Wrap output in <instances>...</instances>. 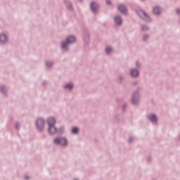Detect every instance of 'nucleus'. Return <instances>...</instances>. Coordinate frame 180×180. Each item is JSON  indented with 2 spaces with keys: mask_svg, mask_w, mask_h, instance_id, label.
<instances>
[{
  "mask_svg": "<svg viewBox=\"0 0 180 180\" xmlns=\"http://www.w3.org/2000/svg\"><path fill=\"white\" fill-rule=\"evenodd\" d=\"M148 119L150 120V122H157L158 119H157V116H155V115H150L148 117Z\"/></svg>",
  "mask_w": 180,
  "mask_h": 180,
  "instance_id": "1a4fd4ad",
  "label": "nucleus"
},
{
  "mask_svg": "<svg viewBox=\"0 0 180 180\" xmlns=\"http://www.w3.org/2000/svg\"><path fill=\"white\" fill-rule=\"evenodd\" d=\"M131 75L132 77H139V70H132L131 71Z\"/></svg>",
  "mask_w": 180,
  "mask_h": 180,
  "instance_id": "9b49d317",
  "label": "nucleus"
},
{
  "mask_svg": "<svg viewBox=\"0 0 180 180\" xmlns=\"http://www.w3.org/2000/svg\"><path fill=\"white\" fill-rule=\"evenodd\" d=\"M65 89H72V84H68L65 86Z\"/></svg>",
  "mask_w": 180,
  "mask_h": 180,
  "instance_id": "2eb2a0df",
  "label": "nucleus"
},
{
  "mask_svg": "<svg viewBox=\"0 0 180 180\" xmlns=\"http://www.w3.org/2000/svg\"><path fill=\"white\" fill-rule=\"evenodd\" d=\"M91 11L93 12H96V10L98 9V8H99V5L96 4L94 2L91 3Z\"/></svg>",
  "mask_w": 180,
  "mask_h": 180,
  "instance_id": "6e6552de",
  "label": "nucleus"
},
{
  "mask_svg": "<svg viewBox=\"0 0 180 180\" xmlns=\"http://www.w3.org/2000/svg\"><path fill=\"white\" fill-rule=\"evenodd\" d=\"M115 22L117 23V25H122V20L120 17H115Z\"/></svg>",
  "mask_w": 180,
  "mask_h": 180,
  "instance_id": "f8f14e48",
  "label": "nucleus"
},
{
  "mask_svg": "<svg viewBox=\"0 0 180 180\" xmlns=\"http://www.w3.org/2000/svg\"><path fill=\"white\" fill-rule=\"evenodd\" d=\"M142 30H148V27H147V26H143V27H142Z\"/></svg>",
  "mask_w": 180,
  "mask_h": 180,
  "instance_id": "a211bd4d",
  "label": "nucleus"
},
{
  "mask_svg": "<svg viewBox=\"0 0 180 180\" xmlns=\"http://www.w3.org/2000/svg\"><path fill=\"white\" fill-rule=\"evenodd\" d=\"M78 131H79L78 128L75 127L72 129V133H73V134H77Z\"/></svg>",
  "mask_w": 180,
  "mask_h": 180,
  "instance_id": "dca6fc26",
  "label": "nucleus"
},
{
  "mask_svg": "<svg viewBox=\"0 0 180 180\" xmlns=\"http://www.w3.org/2000/svg\"><path fill=\"white\" fill-rule=\"evenodd\" d=\"M49 133H50V134H56V133H57V128L54 125H49Z\"/></svg>",
  "mask_w": 180,
  "mask_h": 180,
  "instance_id": "39448f33",
  "label": "nucleus"
},
{
  "mask_svg": "<svg viewBox=\"0 0 180 180\" xmlns=\"http://www.w3.org/2000/svg\"><path fill=\"white\" fill-rule=\"evenodd\" d=\"M131 141V139H129V142L130 143Z\"/></svg>",
  "mask_w": 180,
  "mask_h": 180,
  "instance_id": "5701e85b",
  "label": "nucleus"
},
{
  "mask_svg": "<svg viewBox=\"0 0 180 180\" xmlns=\"http://www.w3.org/2000/svg\"><path fill=\"white\" fill-rule=\"evenodd\" d=\"M105 51H106L107 54L112 53V48L110 46L107 47L105 49Z\"/></svg>",
  "mask_w": 180,
  "mask_h": 180,
  "instance_id": "4468645a",
  "label": "nucleus"
},
{
  "mask_svg": "<svg viewBox=\"0 0 180 180\" xmlns=\"http://www.w3.org/2000/svg\"><path fill=\"white\" fill-rule=\"evenodd\" d=\"M46 65L47 67H51V63H47Z\"/></svg>",
  "mask_w": 180,
  "mask_h": 180,
  "instance_id": "aec40b11",
  "label": "nucleus"
},
{
  "mask_svg": "<svg viewBox=\"0 0 180 180\" xmlns=\"http://www.w3.org/2000/svg\"><path fill=\"white\" fill-rule=\"evenodd\" d=\"M107 5H110V2H109V0H106Z\"/></svg>",
  "mask_w": 180,
  "mask_h": 180,
  "instance_id": "412c9836",
  "label": "nucleus"
},
{
  "mask_svg": "<svg viewBox=\"0 0 180 180\" xmlns=\"http://www.w3.org/2000/svg\"><path fill=\"white\" fill-rule=\"evenodd\" d=\"M138 15L140 16V18H142V19H144V20H150V18L148 17V15H147V14L146 13H144V11H139L138 12Z\"/></svg>",
  "mask_w": 180,
  "mask_h": 180,
  "instance_id": "20e7f679",
  "label": "nucleus"
},
{
  "mask_svg": "<svg viewBox=\"0 0 180 180\" xmlns=\"http://www.w3.org/2000/svg\"><path fill=\"white\" fill-rule=\"evenodd\" d=\"M176 13H177L178 15H179V13H180L179 9H176Z\"/></svg>",
  "mask_w": 180,
  "mask_h": 180,
  "instance_id": "4be33fe9",
  "label": "nucleus"
},
{
  "mask_svg": "<svg viewBox=\"0 0 180 180\" xmlns=\"http://www.w3.org/2000/svg\"><path fill=\"white\" fill-rule=\"evenodd\" d=\"M147 39H148V36L147 35L143 36V40H147Z\"/></svg>",
  "mask_w": 180,
  "mask_h": 180,
  "instance_id": "6ab92c4d",
  "label": "nucleus"
},
{
  "mask_svg": "<svg viewBox=\"0 0 180 180\" xmlns=\"http://www.w3.org/2000/svg\"><path fill=\"white\" fill-rule=\"evenodd\" d=\"M47 123H48L49 126L55 125L56 124V118H54L53 117L48 118Z\"/></svg>",
  "mask_w": 180,
  "mask_h": 180,
  "instance_id": "0eeeda50",
  "label": "nucleus"
},
{
  "mask_svg": "<svg viewBox=\"0 0 180 180\" xmlns=\"http://www.w3.org/2000/svg\"><path fill=\"white\" fill-rule=\"evenodd\" d=\"M160 12H161V9H160V8H158V7H154L153 8V13L155 15H159Z\"/></svg>",
  "mask_w": 180,
  "mask_h": 180,
  "instance_id": "ddd939ff",
  "label": "nucleus"
},
{
  "mask_svg": "<svg viewBox=\"0 0 180 180\" xmlns=\"http://www.w3.org/2000/svg\"><path fill=\"white\" fill-rule=\"evenodd\" d=\"M76 39L74 36H70L68 37L67 42H63L62 43V48H63L64 50H67V46H68V43H74Z\"/></svg>",
  "mask_w": 180,
  "mask_h": 180,
  "instance_id": "f257e3e1",
  "label": "nucleus"
},
{
  "mask_svg": "<svg viewBox=\"0 0 180 180\" xmlns=\"http://www.w3.org/2000/svg\"><path fill=\"white\" fill-rule=\"evenodd\" d=\"M55 144H60V146H67V139L65 138H56L53 140Z\"/></svg>",
  "mask_w": 180,
  "mask_h": 180,
  "instance_id": "f03ea898",
  "label": "nucleus"
},
{
  "mask_svg": "<svg viewBox=\"0 0 180 180\" xmlns=\"http://www.w3.org/2000/svg\"><path fill=\"white\" fill-rule=\"evenodd\" d=\"M1 91H2V88H1Z\"/></svg>",
  "mask_w": 180,
  "mask_h": 180,
  "instance_id": "b1692460",
  "label": "nucleus"
},
{
  "mask_svg": "<svg viewBox=\"0 0 180 180\" xmlns=\"http://www.w3.org/2000/svg\"><path fill=\"white\" fill-rule=\"evenodd\" d=\"M37 126L39 130L44 129V120L39 118L37 120Z\"/></svg>",
  "mask_w": 180,
  "mask_h": 180,
  "instance_id": "7ed1b4c3",
  "label": "nucleus"
},
{
  "mask_svg": "<svg viewBox=\"0 0 180 180\" xmlns=\"http://www.w3.org/2000/svg\"><path fill=\"white\" fill-rule=\"evenodd\" d=\"M139 103V99H136V98H133V103H134L135 105Z\"/></svg>",
  "mask_w": 180,
  "mask_h": 180,
  "instance_id": "f3484780",
  "label": "nucleus"
},
{
  "mask_svg": "<svg viewBox=\"0 0 180 180\" xmlns=\"http://www.w3.org/2000/svg\"><path fill=\"white\" fill-rule=\"evenodd\" d=\"M7 39L8 38L6 37V35H5V34L0 35V42L1 43H5V41H6Z\"/></svg>",
  "mask_w": 180,
  "mask_h": 180,
  "instance_id": "9d476101",
  "label": "nucleus"
},
{
  "mask_svg": "<svg viewBox=\"0 0 180 180\" xmlns=\"http://www.w3.org/2000/svg\"><path fill=\"white\" fill-rule=\"evenodd\" d=\"M118 10L120 11V12H121V13H126V12H127V8H126V6L123 4H120V6H118Z\"/></svg>",
  "mask_w": 180,
  "mask_h": 180,
  "instance_id": "423d86ee",
  "label": "nucleus"
}]
</instances>
